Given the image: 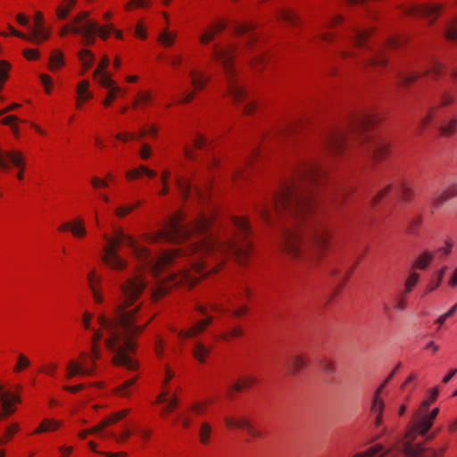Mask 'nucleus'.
I'll return each mask as SVG.
<instances>
[{
    "label": "nucleus",
    "instance_id": "obj_1",
    "mask_svg": "<svg viewBox=\"0 0 457 457\" xmlns=\"http://www.w3.org/2000/svg\"><path fill=\"white\" fill-rule=\"evenodd\" d=\"M141 309L142 303H137L117 319H109L104 313L97 317V323L108 331V337L104 339L105 346L115 353L112 363L129 370L138 368L137 361L132 358L137 348L136 338L155 317L153 315L145 323L139 324Z\"/></svg>",
    "mask_w": 457,
    "mask_h": 457
},
{
    "label": "nucleus",
    "instance_id": "obj_2",
    "mask_svg": "<svg viewBox=\"0 0 457 457\" xmlns=\"http://www.w3.org/2000/svg\"><path fill=\"white\" fill-rule=\"evenodd\" d=\"M231 222L233 231L230 237L220 239L214 234H207L193 244L185 254H196L200 258L233 255L239 264H245L252 248L250 222L244 216H233Z\"/></svg>",
    "mask_w": 457,
    "mask_h": 457
},
{
    "label": "nucleus",
    "instance_id": "obj_3",
    "mask_svg": "<svg viewBox=\"0 0 457 457\" xmlns=\"http://www.w3.org/2000/svg\"><path fill=\"white\" fill-rule=\"evenodd\" d=\"M184 217L181 211L176 212L169 218L163 228L154 233L144 234L143 240L148 243L165 241L180 244L187 240L193 232L200 235L207 234L214 223L216 212L211 210L199 213L190 227L183 224Z\"/></svg>",
    "mask_w": 457,
    "mask_h": 457
},
{
    "label": "nucleus",
    "instance_id": "obj_4",
    "mask_svg": "<svg viewBox=\"0 0 457 457\" xmlns=\"http://www.w3.org/2000/svg\"><path fill=\"white\" fill-rule=\"evenodd\" d=\"M93 314L88 312H85L82 317L83 326L86 329L92 330L93 335L91 337V350H90V365L87 366L86 363V358L87 353L82 352L79 355V360L71 359L69 361L66 367V378L71 379L77 375L81 376H92L96 372V361L101 357L100 341L103 339L105 334L108 337V331L103 328L98 323V328H91V320Z\"/></svg>",
    "mask_w": 457,
    "mask_h": 457
},
{
    "label": "nucleus",
    "instance_id": "obj_5",
    "mask_svg": "<svg viewBox=\"0 0 457 457\" xmlns=\"http://www.w3.org/2000/svg\"><path fill=\"white\" fill-rule=\"evenodd\" d=\"M204 262H196L190 269H184L179 273L170 274L165 279L157 283L152 292V300L157 302L165 296L173 287H187L193 288L201 279L205 278L204 273Z\"/></svg>",
    "mask_w": 457,
    "mask_h": 457
},
{
    "label": "nucleus",
    "instance_id": "obj_6",
    "mask_svg": "<svg viewBox=\"0 0 457 457\" xmlns=\"http://www.w3.org/2000/svg\"><path fill=\"white\" fill-rule=\"evenodd\" d=\"M147 285L145 276L143 273H137L128 278L120 284L121 301L113 310L112 316L109 319H117L128 311H130L136 302L143 295Z\"/></svg>",
    "mask_w": 457,
    "mask_h": 457
},
{
    "label": "nucleus",
    "instance_id": "obj_7",
    "mask_svg": "<svg viewBox=\"0 0 457 457\" xmlns=\"http://www.w3.org/2000/svg\"><path fill=\"white\" fill-rule=\"evenodd\" d=\"M122 242H126L129 246L132 243V236L124 233L121 228L116 229L112 237L106 238V244L103 247L102 261L111 270H124L128 267V262L118 254Z\"/></svg>",
    "mask_w": 457,
    "mask_h": 457
},
{
    "label": "nucleus",
    "instance_id": "obj_8",
    "mask_svg": "<svg viewBox=\"0 0 457 457\" xmlns=\"http://www.w3.org/2000/svg\"><path fill=\"white\" fill-rule=\"evenodd\" d=\"M12 167L17 169L16 179L22 181L27 168L25 154L19 149L2 150L0 147V169L10 170Z\"/></svg>",
    "mask_w": 457,
    "mask_h": 457
},
{
    "label": "nucleus",
    "instance_id": "obj_9",
    "mask_svg": "<svg viewBox=\"0 0 457 457\" xmlns=\"http://www.w3.org/2000/svg\"><path fill=\"white\" fill-rule=\"evenodd\" d=\"M212 59L219 62L223 70L225 78L233 74H237L235 67L236 48L233 46L214 45L212 47Z\"/></svg>",
    "mask_w": 457,
    "mask_h": 457
},
{
    "label": "nucleus",
    "instance_id": "obj_10",
    "mask_svg": "<svg viewBox=\"0 0 457 457\" xmlns=\"http://www.w3.org/2000/svg\"><path fill=\"white\" fill-rule=\"evenodd\" d=\"M392 378H393V373H391L385 379V381L379 385V386L376 389V391L372 396L370 412V415L374 418L375 427H379L383 423V412L385 410V400L382 397L381 394Z\"/></svg>",
    "mask_w": 457,
    "mask_h": 457
},
{
    "label": "nucleus",
    "instance_id": "obj_11",
    "mask_svg": "<svg viewBox=\"0 0 457 457\" xmlns=\"http://www.w3.org/2000/svg\"><path fill=\"white\" fill-rule=\"evenodd\" d=\"M303 237L298 231H287L284 234L280 248L291 258H297L302 252Z\"/></svg>",
    "mask_w": 457,
    "mask_h": 457
},
{
    "label": "nucleus",
    "instance_id": "obj_12",
    "mask_svg": "<svg viewBox=\"0 0 457 457\" xmlns=\"http://www.w3.org/2000/svg\"><path fill=\"white\" fill-rule=\"evenodd\" d=\"M332 234L328 228H317L312 236V244L314 250L315 257L320 259L325 255L331 243Z\"/></svg>",
    "mask_w": 457,
    "mask_h": 457
},
{
    "label": "nucleus",
    "instance_id": "obj_13",
    "mask_svg": "<svg viewBox=\"0 0 457 457\" xmlns=\"http://www.w3.org/2000/svg\"><path fill=\"white\" fill-rule=\"evenodd\" d=\"M180 254V249H172L162 252L150 266L152 274L154 277H158L164 270L171 266L175 259Z\"/></svg>",
    "mask_w": 457,
    "mask_h": 457
},
{
    "label": "nucleus",
    "instance_id": "obj_14",
    "mask_svg": "<svg viewBox=\"0 0 457 457\" xmlns=\"http://www.w3.org/2000/svg\"><path fill=\"white\" fill-rule=\"evenodd\" d=\"M296 190L295 186L287 185L284 187L274 197V208L276 212H280L289 208L295 202Z\"/></svg>",
    "mask_w": 457,
    "mask_h": 457
},
{
    "label": "nucleus",
    "instance_id": "obj_15",
    "mask_svg": "<svg viewBox=\"0 0 457 457\" xmlns=\"http://www.w3.org/2000/svg\"><path fill=\"white\" fill-rule=\"evenodd\" d=\"M50 37V32L44 27V15L43 12L37 11L34 15V25L32 29V35L28 36L27 40L40 44L47 40Z\"/></svg>",
    "mask_w": 457,
    "mask_h": 457
},
{
    "label": "nucleus",
    "instance_id": "obj_16",
    "mask_svg": "<svg viewBox=\"0 0 457 457\" xmlns=\"http://www.w3.org/2000/svg\"><path fill=\"white\" fill-rule=\"evenodd\" d=\"M228 94L235 102H242L247 96V90L244 84L237 79V74L226 77Z\"/></svg>",
    "mask_w": 457,
    "mask_h": 457
},
{
    "label": "nucleus",
    "instance_id": "obj_17",
    "mask_svg": "<svg viewBox=\"0 0 457 457\" xmlns=\"http://www.w3.org/2000/svg\"><path fill=\"white\" fill-rule=\"evenodd\" d=\"M445 4L444 3H428L416 8V12L422 18L428 19L433 24L442 14Z\"/></svg>",
    "mask_w": 457,
    "mask_h": 457
},
{
    "label": "nucleus",
    "instance_id": "obj_18",
    "mask_svg": "<svg viewBox=\"0 0 457 457\" xmlns=\"http://www.w3.org/2000/svg\"><path fill=\"white\" fill-rule=\"evenodd\" d=\"M227 27L224 20H216L209 24L199 37V42L202 45H208L215 39Z\"/></svg>",
    "mask_w": 457,
    "mask_h": 457
},
{
    "label": "nucleus",
    "instance_id": "obj_19",
    "mask_svg": "<svg viewBox=\"0 0 457 457\" xmlns=\"http://www.w3.org/2000/svg\"><path fill=\"white\" fill-rule=\"evenodd\" d=\"M155 94L152 89H140L132 102V107L137 110H145L155 105Z\"/></svg>",
    "mask_w": 457,
    "mask_h": 457
},
{
    "label": "nucleus",
    "instance_id": "obj_20",
    "mask_svg": "<svg viewBox=\"0 0 457 457\" xmlns=\"http://www.w3.org/2000/svg\"><path fill=\"white\" fill-rule=\"evenodd\" d=\"M212 322V317L208 316L205 319L200 320L195 325L187 329H180L178 331V337L181 339L195 338L204 333L207 327Z\"/></svg>",
    "mask_w": 457,
    "mask_h": 457
},
{
    "label": "nucleus",
    "instance_id": "obj_21",
    "mask_svg": "<svg viewBox=\"0 0 457 457\" xmlns=\"http://www.w3.org/2000/svg\"><path fill=\"white\" fill-rule=\"evenodd\" d=\"M299 179L308 182H314L319 177V167L314 162H304L296 170Z\"/></svg>",
    "mask_w": 457,
    "mask_h": 457
},
{
    "label": "nucleus",
    "instance_id": "obj_22",
    "mask_svg": "<svg viewBox=\"0 0 457 457\" xmlns=\"http://www.w3.org/2000/svg\"><path fill=\"white\" fill-rule=\"evenodd\" d=\"M188 76L190 78V85L192 88L198 92L204 90L210 80L209 76H207L204 71L196 69H191L188 72Z\"/></svg>",
    "mask_w": 457,
    "mask_h": 457
},
{
    "label": "nucleus",
    "instance_id": "obj_23",
    "mask_svg": "<svg viewBox=\"0 0 457 457\" xmlns=\"http://www.w3.org/2000/svg\"><path fill=\"white\" fill-rule=\"evenodd\" d=\"M346 142V133L342 130L334 131L328 137V144L329 148L336 154L344 151Z\"/></svg>",
    "mask_w": 457,
    "mask_h": 457
},
{
    "label": "nucleus",
    "instance_id": "obj_24",
    "mask_svg": "<svg viewBox=\"0 0 457 457\" xmlns=\"http://www.w3.org/2000/svg\"><path fill=\"white\" fill-rule=\"evenodd\" d=\"M89 15L90 12L87 11H82L77 13L72 20L68 22L69 27L71 28V34L81 35L83 33V29H85L86 21H90L88 19Z\"/></svg>",
    "mask_w": 457,
    "mask_h": 457
},
{
    "label": "nucleus",
    "instance_id": "obj_25",
    "mask_svg": "<svg viewBox=\"0 0 457 457\" xmlns=\"http://www.w3.org/2000/svg\"><path fill=\"white\" fill-rule=\"evenodd\" d=\"M307 366L304 355L292 354L287 361V369L290 375H296Z\"/></svg>",
    "mask_w": 457,
    "mask_h": 457
},
{
    "label": "nucleus",
    "instance_id": "obj_26",
    "mask_svg": "<svg viewBox=\"0 0 457 457\" xmlns=\"http://www.w3.org/2000/svg\"><path fill=\"white\" fill-rule=\"evenodd\" d=\"M211 351L212 348L210 346L206 345L202 341H196L193 345L192 355L198 363L204 364L207 361Z\"/></svg>",
    "mask_w": 457,
    "mask_h": 457
},
{
    "label": "nucleus",
    "instance_id": "obj_27",
    "mask_svg": "<svg viewBox=\"0 0 457 457\" xmlns=\"http://www.w3.org/2000/svg\"><path fill=\"white\" fill-rule=\"evenodd\" d=\"M257 378L253 375H244L237 378L230 386V390L234 392H243L245 390L252 388L257 384Z\"/></svg>",
    "mask_w": 457,
    "mask_h": 457
},
{
    "label": "nucleus",
    "instance_id": "obj_28",
    "mask_svg": "<svg viewBox=\"0 0 457 457\" xmlns=\"http://www.w3.org/2000/svg\"><path fill=\"white\" fill-rule=\"evenodd\" d=\"M428 410H424L421 413L419 412V410L416 413V423L414 425L415 430L420 435H425L432 427L434 420H432L426 411Z\"/></svg>",
    "mask_w": 457,
    "mask_h": 457
},
{
    "label": "nucleus",
    "instance_id": "obj_29",
    "mask_svg": "<svg viewBox=\"0 0 457 457\" xmlns=\"http://www.w3.org/2000/svg\"><path fill=\"white\" fill-rule=\"evenodd\" d=\"M62 425L61 420L55 419L46 418L43 419L40 424L32 432L33 435H38L46 432H54L58 430Z\"/></svg>",
    "mask_w": 457,
    "mask_h": 457
},
{
    "label": "nucleus",
    "instance_id": "obj_30",
    "mask_svg": "<svg viewBox=\"0 0 457 457\" xmlns=\"http://www.w3.org/2000/svg\"><path fill=\"white\" fill-rule=\"evenodd\" d=\"M392 144L387 139H379L373 149V156L377 161H382L391 153Z\"/></svg>",
    "mask_w": 457,
    "mask_h": 457
},
{
    "label": "nucleus",
    "instance_id": "obj_31",
    "mask_svg": "<svg viewBox=\"0 0 457 457\" xmlns=\"http://www.w3.org/2000/svg\"><path fill=\"white\" fill-rule=\"evenodd\" d=\"M97 23L95 21H86L85 29L80 35L82 37V44L85 46H92L96 42V33Z\"/></svg>",
    "mask_w": 457,
    "mask_h": 457
},
{
    "label": "nucleus",
    "instance_id": "obj_32",
    "mask_svg": "<svg viewBox=\"0 0 457 457\" xmlns=\"http://www.w3.org/2000/svg\"><path fill=\"white\" fill-rule=\"evenodd\" d=\"M457 196V182L447 187L444 191L437 194L433 200L436 207L441 206L446 201Z\"/></svg>",
    "mask_w": 457,
    "mask_h": 457
},
{
    "label": "nucleus",
    "instance_id": "obj_33",
    "mask_svg": "<svg viewBox=\"0 0 457 457\" xmlns=\"http://www.w3.org/2000/svg\"><path fill=\"white\" fill-rule=\"evenodd\" d=\"M407 457H436V451L433 449L424 450L419 445H407L403 450Z\"/></svg>",
    "mask_w": 457,
    "mask_h": 457
},
{
    "label": "nucleus",
    "instance_id": "obj_34",
    "mask_svg": "<svg viewBox=\"0 0 457 457\" xmlns=\"http://www.w3.org/2000/svg\"><path fill=\"white\" fill-rule=\"evenodd\" d=\"M65 65L64 54L59 49H54L49 55L47 68L50 71L55 72Z\"/></svg>",
    "mask_w": 457,
    "mask_h": 457
},
{
    "label": "nucleus",
    "instance_id": "obj_35",
    "mask_svg": "<svg viewBox=\"0 0 457 457\" xmlns=\"http://www.w3.org/2000/svg\"><path fill=\"white\" fill-rule=\"evenodd\" d=\"M445 72V65L437 59H432L424 70L423 74L436 79L443 76Z\"/></svg>",
    "mask_w": 457,
    "mask_h": 457
},
{
    "label": "nucleus",
    "instance_id": "obj_36",
    "mask_svg": "<svg viewBox=\"0 0 457 457\" xmlns=\"http://www.w3.org/2000/svg\"><path fill=\"white\" fill-rule=\"evenodd\" d=\"M129 248H130L132 254L138 262H145L150 257V250L139 245L137 239L132 236V243L129 245Z\"/></svg>",
    "mask_w": 457,
    "mask_h": 457
},
{
    "label": "nucleus",
    "instance_id": "obj_37",
    "mask_svg": "<svg viewBox=\"0 0 457 457\" xmlns=\"http://www.w3.org/2000/svg\"><path fill=\"white\" fill-rule=\"evenodd\" d=\"M277 15L279 20L287 22L290 26L296 27L300 23V17L292 9L281 7L278 9Z\"/></svg>",
    "mask_w": 457,
    "mask_h": 457
},
{
    "label": "nucleus",
    "instance_id": "obj_38",
    "mask_svg": "<svg viewBox=\"0 0 457 457\" xmlns=\"http://www.w3.org/2000/svg\"><path fill=\"white\" fill-rule=\"evenodd\" d=\"M440 136L449 138L457 133V115L452 116L445 120L439 128Z\"/></svg>",
    "mask_w": 457,
    "mask_h": 457
},
{
    "label": "nucleus",
    "instance_id": "obj_39",
    "mask_svg": "<svg viewBox=\"0 0 457 457\" xmlns=\"http://www.w3.org/2000/svg\"><path fill=\"white\" fill-rule=\"evenodd\" d=\"M130 412V409H122L118 411L112 412L108 417L103 419L99 422L103 429H105L107 427L115 424L121 420L125 419Z\"/></svg>",
    "mask_w": 457,
    "mask_h": 457
},
{
    "label": "nucleus",
    "instance_id": "obj_40",
    "mask_svg": "<svg viewBox=\"0 0 457 457\" xmlns=\"http://www.w3.org/2000/svg\"><path fill=\"white\" fill-rule=\"evenodd\" d=\"M250 420L245 415H239L237 417L234 416H226L224 418V423L228 428H239L245 429L248 421Z\"/></svg>",
    "mask_w": 457,
    "mask_h": 457
},
{
    "label": "nucleus",
    "instance_id": "obj_41",
    "mask_svg": "<svg viewBox=\"0 0 457 457\" xmlns=\"http://www.w3.org/2000/svg\"><path fill=\"white\" fill-rule=\"evenodd\" d=\"M77 0H62L55 10V14L58 19L64 20L69 13L74 9Z\"/></svg>",
    "mask_w": 457,
    "mask_h": 457
},
{
    "label": "nucleus",
    "instance_id": "obj_42",
    "mask_svg": "<svg viewBox=\"0 0 457 457\" xmlns=\"http://www.w3.org/2000/svg\"><path fill=\"white\" fill-rule=\"evenodd\" d=\"M71 233L75 238L78 239H82L87 236V231L86 228L85 220L82 218L78 217L72 220Z\"/></svg>",
    "mask_w": 457,
    "mask_h": 457
},
{
    "label": "nucleus",
    "instance_id": "obj_43",
    "mask_svg": "<svg viewBox=\"0 0 457 457\" xmlns=\"http://www.w3.org/2000/svg\"><path fill=\"white\" fill-rule=\"evenodd\" d=\"M444 37L447 40L457 41V13L446 22Z\"/></svg>",
    "mask_w": 457,
    "mask_h": 457
},
{
    "label": "nucleus",
    "instance_id": "obj_44",
    "mask_svg": "<svg viewBox=\"0 0 457 457\" xmlns=\"http://www.w3.org/2000/svg\"><path fill=\"white\" fill-rule=\"evenodd\" d=\"M78 58L82 63L81 74H84L92 66V63L95 60V55L90 50L82 49L78 53Z\"/></svg>",
    "mask_w": 457,
    "mask_h": 457
},
{
    "label": "nucleus",
    "instance_id": "obj_45",
    "mask_svg": "<svg viewBox=\"0 0 457 457\" xmlns=\"http://www.w3.org/2000/svg\"><path fill=\"white\" fill-rule=\"evenodd\" d=\"M212 428L208 421H203L199 428L198 438L203 445H207L211 442Z\"/></svg>",
    "mask_w": 457,
    "mask_h": 457
},
{
    "label": "nucleus",
    "instance_id": "obj_46",
    "mask_svg": "<svg viewBox=\"0 0 457 457\" xmlns=\"http://www.w3.org/2000/svg\"><path fill=\"white\" fill-rule=\"evenodd\" d=\"M125 94L126 90L120 86L108 89L106 96L103 100L104 106L109 107L120 96H124Z\"/></svg>",
    "mask_w": 457,
    "mask_h": 457
},
{
    "label": "nucleus",
    "instance_id": "obj_47",
    "mask_svg": "<svg viewBox=\"0 0 457 457\" xmlns=\"http://www.w3.org/2000/svg\"><path fill=\"white\" fill-rule=\"evenodd\" d=\"M374 29H358L354 34V46L356 47H364L367 39L373 34Z\"/></svg>",
    "mask_w": 457,
    "mask_h": 457
},
{
    "label": "nucleus",
    "instance_id": "obj_48",
    "mask_svg": "<svg viewBox=\"0 0 457 457\" xmlns=\"http://www.w3.org/2000/svg\"><path fill=\"white\" fill-rule=\"evenodd\" d=\"M177 38L175 32L170 31L167 28L164 29L158 36V42L164 47L171 46Z\"/></svg>",
    "mask_w": 457,
    "mask_h": 457
},
{
    "label": "nucleus",
    "instance_id": "obj_49",
    "mask_svg": "<svg viewBox=\"0 0 457 457\" xmlns=\"http://www.w3.org/2000/svg\"><path fill=\"white\" fill-rule=\"evenodd\" d=\"M433 257L434 256L430 252H423L414 261L412 269L425 270L433 260Z\"/></svg>",
    "mask_w": 457,
    "mask_h": 457
},
{
    "label": "nucleus",
    "instance_id": "obj_50",
    "mask_svg": "<svg viewBox=\"0 0 457 457\" xmlns=\"http://www.w3.org/2000/svg\"><path fill=\"white\" fill-rule=\"evenodd\" d=\"M31 364L30 360L22 353L17 354L16 362L12 368V372L19 374L27 370Z\"/></svg>",
    "mask_w": 457,
    "mask_h": 457
},
{
    "label": "nucleus",
    "instance_id": "obj_51",
    "mask_svg": "<svg viewBox=\"0 0 457 457\" xmlns=\"http://www.w3.org/2000/svg\"><path fill=\"white\" fill-rule=\"evenodd\" d=\"M89 82L86 79L79 81L76 87L77 97L86 101L92 99L93 95L89 91Z\"/></svg>",
    "mask_w": 457,
    "mask_h": 457
},
{
    "label": "nucleus",
    "instance_id": "obj_52",
    "mask_svg": "<svg viewBox=\"0 0 457 457\" xmlns=\"http://www.w3.org/2000/svg\"><path fill=\"white\" fill-rule=\"evenodd\" d=\"M388 57L385 51H378L368 60V65L374 67H384L387 64Z\"/></svg>",
    "mask_w": 457,
    "mask_h": 457
},
{
    "label": "nucleus",
    "instance_id": "obj_53",
    "mask_svg": "<svg viewBox=\"0 0 457 457\" xmlns=\"http://www.w3.org/2000/svg\"><path fill=\"white\" fill-rule=\"evenodd\" d=\"M178 405L179 398L175 394H173L171 397L168 400L166 404L162 408L160 411V416L162 418H166L177 409Z\"/></svg>",
    "mask_w": 457,
    "mask_h": 457
},
{
    "label": "nucleus",
    "instance_id": "obj_54",
    "mask_svg": "<svg viewBox=\"0 0 457 457\" xmlns=\"http://www.w3.org/2000/svg\"><path fill=\"white\" fill-rule=\"evenodd\" d=\"M210 403H211V402L206 399L198 400V401L192 403L189 406V409L195 415L202 416L206 413Z\"/></svg>",
    "mask_w": 457,
    "mask_h": 457
},
{
    "label": "nucleus",
    "instance_id": "obj_55",
    "mask_svg": "<svg viewBox=\"0 0 457 457\" xmlns=\"http://www.w3.org/2000/svg\"><path fill=\"white\" fill-rule=\"evenodd\" d=\"M102 277L96 269H92L87 274V283L90 290L101 288Z\"/></svg>",
    "mask_w": 457,
    "mask_h": 457
},
{
    "label": "nucleus",
    "instance_id": "obj_56",
    "mask_svg": "<svg viewBox=\"0 0 457 457\" xmlns=\"http://www.w3.org/2000/svg\"><path fill=\"white\" fill-rule=\"evenodd\" d=\"M1 404H2V413L6 417L12 414L15 411V407L13 406V402L9 398L7 392L2 395L1 397Z\"/></svg>",
    "mask_w": 457,
    "mask_h": 457
},
{
    "label": "nucleus",
    "instance_id": "obj_57",
    "mask_svg": "<svg viewBox=\"0 0 457 457\" xmlns=\"http://www.w3.org/2000/svg\"><path fill=\"white\" fill-rule=\"evenodd\" d=\"M12 65L8 61L1 60L0 61V90L3 89L4 83L9 79V73L11 71Z\"/></svg>",
    "mask_w": 457,
    "mask_h": 457
},
{
    "label": "nucleus",
    "instance_id": "obj_58",
    "mask_svg": "<svg viewBox=\"0 0 457 457\" xmlns=\"http://www.w3.org/2000/svg\"><path fill=\"white\" fill-rule=\"evenodd\" d=\"M136 382V378H130L124 381L122 384L114 388L113 392L121 396V397H129V388Z\"/></svg>",
    "mask_w": 457,
    "mask_h": 457
},
{
    "label": "nucleus",
    "instance_id": "obj_59",
    "mask_svg": "<svg viewBox=\"0 0 457 457\" xmlns=\"http://www.w3.org/2000/svg\"><path fill=\"white\" fill-rule=\"evenodd\" d=\"M176 186L182 194L183 196L187 197L189 194L190 183L187 178L182 175H178L175 179Z\"/></svg>",
    "mask_w": 457,
    "mask_h": 457
},
{
    "label": "nucleus",
    "instance_id": "obj_60",
    "mask_svg": "<svg viewBox=\"0 0 457 457\" xmlns=\"http://www.w3.org/2000/svg\"><path fill=\"white\" fill-rule=\"evenodd\" d=\"M420 274L417 273L416 271L414 270H411L405 282H404V293L405 294H408L410 292H411V290L416 287V285L418 284L419 280H420Z\"/></svg>",
    "mask_w": 457,
    "mask_h": 457
},
{
    "label": "nucleus",
    "instance_id": "obj_61",
    "mask_svg": "<svg viewBox=\"0 0 457 457\" xmlns=\"http://www.w3.org/2000/svg\"><path fill=\"white\" fill-rule=\"evenodd\" d=\"M150 0H129L125 5L124 9L127 12H131L137 8H148L151 6Z\"/></svg>",
    "mask_w": 457,
    "mask_h": 457
},
{
    "label": "nucleus",
    "instance_id": "obj_62",
    "mask_svg": "<svg viewBox=\"0 0 457 457\" xmlns=\"http://www.w3.org/2000/svg\"><path fill=\"white\" fill-rule=\"evenodd\" d=\"M97 82L104 88L110 89L114 87H117V83L113 80L111 76L105 72L100 73L98 78L96 79Z\"/></svg>",
    "mask_w": 457,
    "mask_h": 457
},
{
    "label": "nucleus",
    "instance_id": "obj_63",
    "mask_svg": "<svg viewBox=\"0 0 457 457\" xmlns=\"http://www.w3.org/2000/svg\"><path fill=\"white\" fill-rule=\"evenodd\" d=\"M243 334V328L237 325L231 328L228 332L220 335V338L224 341H229L231 338L242 337Z\"/></svg>",
    "mask_w": 457,
    "mask_h": 457
},
{
    "label": "nucleus",
    "instance_id": "obj_64",
    "mask_svg": "<svg viewBox=\"0 0 457 457\" xmlns=\"http://www.w3.org/2000/svg\"><path fill=\"white\" fill-rule=\"evenodd\" d=\"M267 54L265 53L256 54L251 60L250 65L257 70H262L264 67Z\"/></svg>",
    "mask_w": 457,
    "mask_h": 457
}]
</instances>
